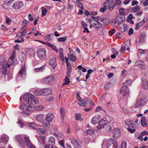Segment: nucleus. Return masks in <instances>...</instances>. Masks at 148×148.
<instances>
[{"label":"nucleus","instance_id":"f257e3e1","mask_svg":"<svg viewBox=\"0 0 148 148\" xmlns=\"http://www.w3.org/2000/svg\"><path fill=\"white\" fill-rule=\"evenodd\" d=\"M16 138L18 143L20 144V146L22 147H25V143L30 148H36L35 146L32 144L29 140V137L28 136H25L24 137L25 142L20 135H18L16 136Z\"/></svg>","mask_w":148,"mask_h":148},{"label":"nucleus","instance_id":"f03ea898","mask_svg":"<svg viewBox=\"0 0 148 148\" xmlns=\"http://www.w3.org/2000/svg\"><path fill=\"white\" fill-rule=\"evenodd\" d=\"M23 99L30 105H34L38 102V99L33 95L29 93L25 95Z\"/></svg>","mask_w":148,"mask_h":148},{"label":"nucleus","instance_id":"7ed1b4c3","mask_svg":"<svg viewBox=\"0 0 148 148\" xmlns=\"http://www.w3.org/2000/svg\"><path fill=\"white\" fill-rule=\"evenodd\" d=\"M7 62L5 61H0V79L3 75H5L7 73V68H8L6 64Z\"/></svg>","mask_w":148,"mask_h":148},{"label":"nucleus","instance_id":"20e7f679","mask_svg":"<svg viewBox=\"0 0 148 148\" xmlns=\"http://www.w3.org/2000/svg\"><path fill=\"white\" fill-rule=\"evenodd\" d=\"M46 51L44 48H40L37 49V55L40 60L45 59L46 57Z\"/></svg>","mask_w":148,"mask_h":148},{"label":"nucleus","instance_id":"39448f33","mask_svg":"<svg viewBox=\"0 0 148 148\" xmlns=\"http://www.w3.org/2000/svg\"><path fill=\"white\" fill-rule=\"evenodd\" d=\"M15 51H13V52L10 56V58L7 61L5 60H2V61H5L7 62L6 65L8 68H9L11 65H14L17 63V61L15 60Z\"/></svg>","mask_w":148,"mask_h":148},{"label":"nucleus","instance_id":"423d86ee","mask_svg":"<svg viewBox=\"0 0 148 148\" xmlns=\"http://www.w3.org/2000/svg\"><path fill=\"white\" fill-rule=\"evenodd\" d=\"M56 81L55 78L52 75H50L44 78L42 80L43 83L52 85L54 84Z\"/></svg>","mask_w":148,"mask_h":148},{"label":"nucleus","instance_id":"0eeeda50","mask_svg":"<svg viewBox=\"0 0 148 148\" xmlns=\"http://www.w3.org/2000/svg\"><path fill=\"white\" fill-rule=\"evenodd\" d=\"M20 108L21 110L27 111H33L35 110L34 106L29 105L26 107V105L24 104H21Z\"/></svg>","mask_w":148,"mask_h":148},{"label":"nucleus","instance_id":"6e6552de","mask_svg":"<svg viewBox=\"0 0 148 148\" xmlns=\"http://www.w3.org/2000/svg\"><path fill=\"white\" fill-rule=\"evenodd\" d=\"M140 9V6L138 5H137L136 7H132L131 9V11L132 12L136 13V15L138 16H140L143 13L142 10H141L138 12Z\"/></svg>","mask_w":148,"mask_h":148},{"label":"nucleus","instance_id":"1a4fd4ad","mask_svg":"<svg viewBox=\"0 0 148 148\" xmlns=\"http://www.w3.org/2000/svg\"><path fill=\"white\" fill-rule=\"evenodd\" d=\"M23 6L22 1H16L14 3L12 6V8L16 10H20Z\"/></svg>","mask_w":148,"mask_h":148},{"label":"nucleus","instance_id":"9d476101","mask_svg":"<svg viewBox=\"0 0 148 148\" xmlns=\"http://www.w3.org/2000/svg\"><path fill=\"white\" fill-rule=\"evenodd\" d=\"M120 93H123L124 96H128L129 95V92L128 89H127V86L124 85L121 88L120 91Z\"/></svg>","mask_w":148,"mask_h":148},{"label":"nucleus","instance_id":"9b49d317","mask_svg":"<svg viewBox=\"0 0 148 148\" xmlns=\"http://www.w3.org/2000/svg\"><path fill=\"white\" fill-rule=\"evenodd\" d=\"M101 119V116L98 114H97L91 120V123L92 124L96 125Z\"/></svg>","mask_w":148,"mask_h":148},{"label":"nucleus","instance_id":"f8f14e48","mask_svg":"<svg viewBox=\"0 0 148 148\" xmlns=\"http://www.w3.org/2000/svg\"><path fill=\"white\" fill-rule=\"evenodd\" d=\"M43 95L47 96L51 94L52 92V90L51 88H47L42 89Z\"/></svg>","mask_w":148,"mask_h":148},{"label":"nucleus","instance_id":"ddd939ff","mask_svg":"<svg viewBox=\"0 0 148 148\" xmlns=\"http://www.w3.org/2000/svg\"><path fill=\"white\" fill-rule=\"evenodd\" d=\"M107 124L106 121L103 119L100 120L99 122V123L98 125L97 128L99 130H101L104 127V125Z\"/></svg>","mask_w":148,"mask_h":148},{"label":"nucleus","instance_id":"4468645a","mask_svg":"<svg viewBox=\"0 0 148 148\" xmlns=\"http://www.w3.org/2000/svg\"><path fill=\"white\" fill-rule=\"evenodd\" d=\"M88 102V99L86 97L84 99L82 100H79V101L78 103V104L80 106L84 107L87 105Z\"/></svg>","mask_w":148,"mask_h":148},{"label":"nucleus","instance_id":"2eb2a0df","mask_svg":"<svg viewBox=\"0 0 148 148\" xmlns=\"http://www.w3.org/2000/svg\"><path fill=\"white\" fill-rule=\"evenodd\" d=\"M54 115L53 114L49 113L47 114L45 117V120L47 122H51L54 118Z\"/></svg>","mask_w":148,"mask_h":148},{"label":"nucleus","instance_id":"dca6fc26","mask_svg":"<svg viewBox=\"0 0 148 148\" xmlns=\"http://www.w3.org/2000/svg\"><path fill=\"white\" fill-rule=\"evenodd\" d=\"M113 137L115 138H117L119 137L121 135L120 131L119 130L115 128L112 132Z\"/></svg>","mask_w":148,"mask_h":148},{"label":"nucleus","instance_id":"f3484780","mask_svg":"<svg viewBox=\"0 0 148 148\" xmlns=\"http://www.w3.org/2000/svg\"><path fill=\"white\" fill-rule=\"evenodd\" d=\"M135 65L139 66L140 69H144L145 68V63L142 61H137L135 63Z\"/></svg>","mask_w":148,"mask_h":148},{"label":"nucleus","instance_id":"a211bd4d","mask_svg":"<svg viewBox=\"0 0 148 148\" xmlns=\"http://www.w3.org/2000/svg\"><path fill=\"white\" fill-rule=\"evenodd\" d=\"M119 29L121 32H123L125 31H126L127 29V26L125 24H119Z\"/></svg>","mask_w":148,"mask_h":148},{"label":"nucleus","instance_id":"6ab92c4d","mask_svg":"<svg viewBox=\"0 0 148 148\" xmlns=\"http://www.w3.org/2000/svg\"><path fill=\"white\" fill-rule=\"evenodd\" d=\"M25 71L26 69L25 66H22L18 73V75L17 76V79H19L20 78H22V75L25 72Z\"/></svg>","mask_w":148,"mask_h":148},{"label":"nucleus","instance_id":"aec40b11","mask_svg":"<svg viewBox=\"0 0 148 148\" xmlns=\"http://www.w3.org/2000/svg\"><path fill=\"white\" fill-rule=\"evenodd\" d=\"M71 142L74 145H77L79 147H80L81 146V142L79 140L73 138L71 139Z\"/></svg>","mask_w":148,"mask_h":148},{"label":"nucleus","instance_id":"412c9836","mask_svg":"<svg viewBox=\"0 0 148 148\" xmlns=\"http://www.w3.org/2000/svg\"><path fill=\"white\" fill-rule=\"evenodd\" d=\"M56 58H52L49 61V64L52 66L53 69L55 68L56 64Z\"/></svg>","mask_w":148,"mask_h":148},{"label":"nucleus","instance_id":"4be33fe9","mask_svg":"<svg viewBox=\"0 0 148 148\" xmlns=\"http://www.w3.org/2000/svg\"><path fill=\"white\" fill-rule=\"evenodd\" d=\"M148 135L147 132V131H144L140 133L139 136L138 137V139L139 140L142 141L143 140V136L144 135Z\"/></svg>","mask_w":148,"mask_h":148},{"label":"nucleus","instance_id":"5701e85b","mask_svg":"<svg viewBox=\"0 0 148 148\" xmlns=\"http://www.w3.org/2000/svg\"><path fill=\"white\" fill-rule=\"evenodd\" d=\"M44 116L43 114H38L36 117V119L40 123H42L44 120Z\"/></svg>","mask_w":148,"mask_h":148},{"label":"nucleus","instance_id":"b1692460","mask_svg":"<svg viewBox=\"0 0 148 148\" xmlns=\"http://www.w3.org/2000/svg\"><path fill=\"white\" fill-rule=\"evenodd\" d=\"M60 112L61 116V120L62 122H63L64 119V117L65 114V111L64 109L61 107L60 109Z\"/></svg>","mask_w":148,"mask_h":148},{"label":"nucleus","instance_id":"393cba45","mask_svg":"<svg viewBox=\"0 0 148 148\" xmlns=\"http://www.w3.org/2000/svg\"><path fill=\"white\" fill-rule=\"evenodd\" d=\"M34 94L36 96L43 95L42 90H40L39 89H35L33 91Z\"/></svg>","mask_w":148,"mask_h":148},{"label":"nucleus","instance_id":"a878e982","mask_svg":"<svg viewBox=\"0 0 148 148\" xmlns=\"http://www.w3.org/2000/svg\"><path fill=\"white\" fill-rule=\"evenodd\" d=\"M37 138L41 144L43 145L45 143V138L44 136L37 137Z\"/></svg>","mask_w":148,"mask_h":148},{"label":"nucleus","instance_id":"bb28decb","mask_svg":"<svg viewBox=\"0 0 148 148\" xmlns=\"http://www.w3.org/2000/svg\"><path fill=\"white\" fill-rule=\"evenodd\" d=\"M143 100L142 99H140L137 100L135 103L134 108H137L140 107L142 104Z\"/></svg>","mask_w":148,"mask_h":148},{"label":"nucleus","instance_id":"cd10ccee","mask_svg":"<svg viewBox=\"0 0 148 148\" xmlns=\"http://www.w3.org/2000/svg\"><path fill=\"white\" fill-rule=\"evenodd\" d=\"M46 43V45H47L48 46L51 47L53 49L55 50L56 52L58 53V50L56 46L51 44L48 42H47Z\"/></svg>","mask_w":148,"mask_h":148},{"label":"nucleus","instance_id":"c85d7f7f","mask_svg":"<svg viewBox=\"0 0 148 148\" xmlns=\"http://www.w3.org/2000/svg\"><path fill=\"white\" fill-rule=\"evenodd\" d=\"M146 35L145 34L141 33L139 37V42L141 43L144 42L145 40V37Z\"/></svg>","mask_w":148,"mask_h":148},{"label":"nucleus","instance_id":"c756f323","mask_svg":"<svg viewBox=\"0 0 148 148\" xmlns=\"http://www.w3.org/2000/svg\"><path fill=\"white\" fill-rule=\"evenodd\" d=\"M59 51L60 52L59 57L60 59L62 61H64V57L63 49L62 48H60Z\"/></svg>","mask_w":148,"mask_h":148},{"label":"nucleus","instance_id":"7c9ffc66","mask_svg":"<svg viewBox=\"0 0 148 148\" xmlns=\"http://www.w3.org/2000/svg\"><path fill=\"white\" fill-rule=\"evenodd\" d=\"M29 127L34 130H37L38 127L37 125L34 122L29 123L28 124Z\"/></svg>","mask_w":148,"mask_h":148},{"label":"nucleus","instance_id":"2f4dec72","mask_svg":"<svg viewBox=\"0 0 148 148\" xmlns=\"http://www.w3.org/2000/svg\"><path fill=\"white\" fill-rule=\"evenodd\" d=\"M48 142L50 146H53L55 144V140L53 137H50L49 140Z\"/></svg>","mask_w":148,"mask_h":148},{"label":"nucleus","instance_id":"473e14b6","mask_svg":"<svg viewBox=\"0 0 148 148\" xmlns=\"http://www.w3.org/2000/svg\"><path fill=\"white\" fill-rule=\"evenodd\" d=\"M146 117L145 116H143L141 118V123L142 126L145 127L147 125L146 123L145 122Z\"/></svg>","mask_w":148,"mask_h":148},{"label":"nucleus","instance_id":"72a5a7b5","mask_svg":"<svg viewBox=\"0 0 148 148\" xmlns=\"http://www.w3.org/2000/svg\"><path fill=\"white\" fill-rule=\"evenodd\" d=\"M93 26L97 29L101 28L102 26V25L99 22H96L93 24Z\"/></svg>","mask_w":148,"mask_h":148},{"label":"nucleus","instance_id":"f704fd0d","mask_svg":"<svg viewBox=\"0 0 148 148\" xmlns=\"http://www.w3.org/2000/svg\"><path fill=\"white\" fill-rule=\"evenodd\" d=\"M26 27H23L21 29V32L20 33H18V35L19 36H24L25 35L26 33L25 32V31L26 30Z\"/></svg>","mask_w":148,"mask_h":148},{"label":"nucleus","instance_id":"c9c22d12","mask_svg":"<svg viewBox=\"0 0 148 148\" xmlns=\"http://www.w3.org/2000/svg\"><path fill=\"white\" fill-rule=\"evenodd\" d=\"M113 141L112 139L110 138L107 140V143H106V142H105V141H103L102 143V146L103 145V143H104L106 146L108 145L109 147V145L110 144H113Z\"/></svg>","mask_w":148,"mask_h":148},{"label":"nucleus","instance_id":"e433bc0d","mask_svg":"<svg viewBox=\"0 0 148 148\" xmlns=\"http://www.w3.org/2000/svg\"><path fill=\"white\" fill-rule=\"evenodd\" d=\"M143 88L145 89H148V82L145 79L143 80Z\"/></svg>","mask_w":148,"mask_h":148},{"label":"nucleus","instance_id":"4c0bfd02","mask_svg":"<svg viewBox=\"0 0 148 148\" xmlns=\"http://www.w3.org/2000/svg\"><path fill=\"white\" fill-rule=\"evenodd\" d=\"M9 138L5 136H2L1 140V141L2 143H5L8 141Z\"/></svg>","mask_w":148,"mask_h":148},{"label":"nucleus","instance_id":"58836bf2","mask_svg":"<svg viewBox=\"0 0 148 148\" xmlns=\"http://www.w3.org/2000/svg\"><path fill=\"white\" fill-rule=\"evenodd\" d=\"M69 77L68 75H66L65 77V79H64V83L62 84V86H64L65 85H68L70 83L69 79Z\"/></svg>","mask_w":148,"mask_h":148},{"label":"nucleus","instance_id":"ea45409f","mask_svg":"<svg viewBox=\"0 0 148 148\" xmlns=\"http://www.w3.org/2000/svg\"><path fill=\"white\" fill-rule=\"evenodd\" d=\"M45 65H43L40 67L35 68L34 70L36 72H41L44 70L45 69Z\"/></svg>","mask_w":148,"mask_h":148},{"label":"nucleus","instance_id":"a19ab883","mask_svg":"<svg viewBox=\"0 0 148 148\" xmlns=\"http://www.w3.org/2000/svg\"><path fill=\"white\" fill-rule=\"evenodd\" d=\"M29 22L28 21H27L25 19H24L22 22V25L23 27H26L29 24Z\"/></svg>","mask_w":148,"mask_h":148},{"label":"nucleus","instance_id":"79ce46f5","mask_svg":"<svg viewBox=\"0 0 148 148\" xmlns=\"http://www.w3.org/2000/svg\"><path fill=\"white\" fill-rule=\"evenodd\" d=\"M68 56L70 60L73 61H75L76 59V57L72 54L68 55Z\"/></svg>","mask_w":148,"mask_h":148},{"label":"nucleus","instance_id":"37998d69","mask_svg":"<svg viewBox=\"0 0 148 148\" xmlns=\"http://www.w3.org/2000/svg\"><path fill=\"white\" fill-rule=\"evenodd\" d=\"M94 131L95 130L94 129L90 128L86 131V132L87 134H92L94 133Z\"/></svg>","mask_w":148,"mask_h":148},{"label":"nucleus","instance_id":"c03bdc74","mask_svg":"<svg viewBox=\"0 0 148 148\" xmlns=\"http://www.w3.org/2000/svg\"><path fill=\"white\" fill-rule=\"evenodd\" d=\"M44 127H48L50 126V123L46 122L44 120L41 123Z\"/></svg>","mask_w":148,"mask_h":148},{"label":"nucleus","instance_id":"a18cd8bd","mask_svg":"<svg viewBox=\"0 0 148 148\" xmlns=\"http://www.w3.org/2000/svg\"><path fill=\"white\" fill-rule=\"evenodd\" d=\"M67 38V36H65L63 37H61L58 38V40L59 42H64L66 40Z\"/></svg>","mask_w":148,"mask_h":148},{"label":"nucleus","instance_id":"49530a36","mask_svg":"<svg viewBox=\"0 0 148 148\" xmlns=\"http://www.w3.org/2000/svg\"><path fill=\"white\" fill-rule=\"evenodd\" d=\"M72 69L71 67H70V66H69V67H67V71L66 73L67 74V75L69 77H70V75Z\"/></svg>","mask_w":148,"mask_h":148},{"label":"nucleus","instance_id":"de8ad7c7","mask_svg":"<svg viewBox=\"0 0 148 148\" xmlns=\"http://www.w3.org/2000/svg\"><path fill=\"white\" fill-rule=\"evenodd\" d=\"M76 119L77 120L82 121V119L81 118V115L80 114H76L75 115Z\"/></svg>","mask_w":148,"mask_h":148},{"label":"nucleus","instance_id":"09e8293b","mask_svg":"<svg viewBox=\"0 0 148 148\" xmlns=\"http://www.w3.org/2000/svg\"><path fill=\"white\" fill-rule=\"evenodd\" d=\"M127 145L126 141H123L122 143L121 148H126Z\"/></svg>","mask_w":148,"mask_h":148},{"label":"nucleus","instance_id":"8fccbe9b","mask_svg":"<svg viewBox=\"0 0 148 148\" xmlns=\"http://www.w3.org/2000/svg\"><path fill=\"white\" fill-rule=\"evenodd\" d=\"M35 110L36 109L37 110H42L43 108V107L42 105H39L36 106V107H35Z\"/></svg>","mask_w":148,"mask_h":148},{"label":"nucleus","instance_id":"3c124183","mask_svg":"<svg viewBox=\"0 0 148 148\" xmlns=\"http://www.w3.org/2000/svg\"><path fill=\"white\" fill-rule=\"evenodd\" d=\"M42 9V14L43 16H44L47 14V9L44 8L43 7L41 8Z\"/></svg>","mask_w":148,"mask_h":148},{"label":"nucleus","instance_id":"603ef678","mask_svg":"<svg viewBox=\"0 0 148 148\" xmlns=\"http://www.w3.org/2000/svg\"><path fill=\"white\" fill-rule=\"evenodd\" d=\"M113 147L114 148H118L119 146L116 141L114 140L113 142Z\"/></svg>","mask_w":148,"mask_h":148},{"label":"nucleus","instance_id":"864d4df0","mask_svg":"<svg viewBox=\"0 0 148 148\" xmlns=\"http://www.w3.org/2000/svg\"><path fill=\"white\" fill-rule=\"evenodd\" d=\"M138 52L139 54L141 55H142V54H145L146 53L145 50H143L142 49H138Z\"/></svg>","mask_w":148,"mask_h":148},{"label":"nucleus","instance_id":"5fc2aeb1","mask_svg":"<svg viewBox=\"0 0 148 148\" xmlns=\"http://www.w3.org/2000/svg\"><path fill=\"white\" fill-rule=\"evenodd\" d=\"M9 5L6 2L4 3L2 5V7L5 9H7L9 6Z\"/></svg>","mask_w":148,"mask_h":148},{"label":"nucleus","instance_id":"6e6d98bb","mask_svg":"<svg viewBox=\"0 0 148 148\" xmlns=\"http://www.w3.org/2000/svg\"><path fill=\"white\" fill-rule=\"evenodd\" d=\"M37 130L39 131L42 134H45L46 133V130L43 128H38Z\"/></svg>","mask_w":148,"mask_h":148},{"label":"nucleus","instance_id":"4d7b16f0","mask_svg":"<svg viewBox=\"0 0 148 148\" xmlns=\"http://www.w3.org/2000/svg\"><path fill=\"white\" fill-rule=\"evenodd\" d=\"M125 9L123 8H121L119 9V13L123 15H124L125 13Z\"/></svg>","mask_w":148,"mask_h":148},{"label":"nucleus","instance_id":"13d9d810","mask_svg":"<svg viewBox=\"0 0 148 148\" xmlns=\"http://www.w3.org/2000/svg\"><path fill=\"white\" fill-rule=\"evenodd\" d=\"M127 130L128 131H130V132L131 133H134L136 131V130L135 128H133L132 129H131L130 127H128L127 128Z\"/></svg>","mask_w":148,"mask_h":148},{"label":"nucleus","instance_id":"bf43d9fd","mask_svg":"<svg viewBox=\"0 0 148 148\" xmlns=\"http://www.w3.org/2000/svg\"><path fill=\"white\" fill-rule=\"evenodd\" d=\"M142 25H143L140 22L136 24V25L135 29H138L140 27H141Z\"/></svg>","mask_w":148,"mask_h":148},{"label":"nucleus","instance_id":"052dcab7","mask_svg":"<svg viewBox=\"0 0 148 148\" xmlns=\"http://www.w3.org/2000/svg\"><path fill=\"white\" fill-rule=\"evenodd\" d=\"M44 38L47 40L49 41L51 40V35L48 34L44 36Z\"/></svg>","mask_w":148,"mask_h":148},{"label":"nucleus","instance_id":"680f3d73","mask_svg":"<svg viewBox=\"0 0 148 148\" xmlns=\"http://www.w3.org/2000/svg\"><path fill=\"white\" fill-rule=\"evenodd\" d=\"M133 18V16L132 14H130L128 15L127 18V21H129V20H132Z\"/></svg>","mask_w":148,"mask_h":148},{"label":"nucleus","instance_id":"e2e57ef3","mask_svg":"<svg viewBox=\"0 0 148 148\" xmlns=\"http://www.w3.org/2000/svg\"><path fill=\"white\" fill-rule=\"evenodd\" d=\"M90 138L89 137H86L85 138L84 142L85 143H88L90 142Z\"/></svg>","mask_w":148,"mask_h":148},{"label":"nucleus","instance_id":"0e129e2a","mask_svg":"<svg viewBox=\"0 0 148 148\" xmlns=\"http://www.w3.org/2000/svg\"><path fill=\"white\" fill-rule=\"evenodd\" d=\"M134 121L130 120V125L129 126L133 128L135 126V124H133Z\"/></svg>","mask_w":148,"mask_h":148},{"label":"nucleus","instance_id":"69168bd1","mask_svg":"<svg viewBox=\"0 0 148 148\" xmlns=\"http://www.w3.org/2000/svg\"><path fill=\"white\" fill-rule=\"evenodd\" d=\"M6 17V23L8 24H10L12 22V20H10L7 17V16H5Z\"/></svg>","mask_w":148,"mask_h":148},{"label":"nucleus","instance_id":"338daca9","mask_svg":"<svg viewBox=\"0 0 148 148\" xmlns=\"http://www.w3.org/2000/svg\"><path fill=\"white\" fill-rule=\"evenodd\" d=\"M59 143L64 148H65L64 146V141L63 140H62L59 142Z\"/></svg>","mask_w":148,"mask_h":148},{"label":"nucleus","instance_id":"774afa93","mask_svg":"<svg viewBox=\"0 0 148 148\" xmlns=\"http://www.w3.org/2000/svg\"><path fill=\"white\" fill-rule=\"evenodd\" d=\"M138 3V1H132L131 3V5L133 6L135 5H137Z\"/></svg>","mask_w":148,"mask_h":148}]
</instances>
